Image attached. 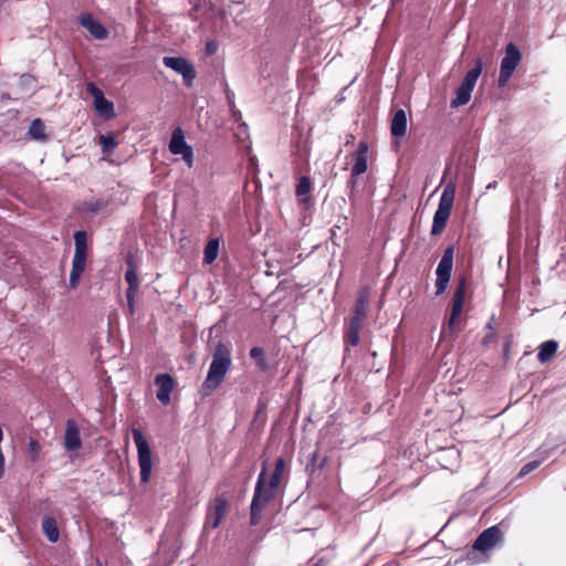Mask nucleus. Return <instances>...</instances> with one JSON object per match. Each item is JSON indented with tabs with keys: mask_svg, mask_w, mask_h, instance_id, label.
<instances>
[{
	"mask_svg": "<svg viewBox=\"0 0 566 566\" xmlns=\"http://www.w3.org/2000/svg\"><path fill=\"white\" fill-rule=\"evenodd\" d=\"M232 365L231 347L228 344L219 342L212 354V361L209 366L205 381L199 394L201 397L210 396L223 382Z\"/></svg>",
	"mask_w": 566,
	"mask_h": 566,
	"instance_id": "nucleus-1",
	"label": "nucleus"
},
{
	"mask_svg": "<svg viewBox=\"0 0 566 566\" xmlns=\"http://www.w3.org/2000/svg\"><path fill=\"white\" fill-rule=\"evenodd\" d=\"M74 254L72 259V269L69 279V287L77 289L81 276L85 271L87 260V237L83 230L74 233Z\"/></svg>",
	"mask_w": 566,
	"mask_h": 566,
	"instance_id": "nucleus-2",
	"label": "nucleus"
},
{
	"mask_svg": "<svg viewBox=\"0 0 566 566\" xmlns=\"http://www.w3.org/2000/svg\"><path fill=\"white\" fill-rule=\"evenodd\" d=\"M455 184L453 181H449L441 193L438 209L434 212L432 227H431V234L438 235L443 232V230L447 227V222L450 218L453 203H454V197H455Z\"/></svg>",
	"mask_w": 566,
	"mask_h": 566,
	"instance_id": "nucleus-3",
	"label": "nucleus"
},
{
	"mask_svg": "<svg viewBox=\"0 0 566 566\" xmlns=\"http://www.w3.org/2000/svg\"><path fill=\"white\" fill-rule=\"evenodd\" d=\"M472 292L469 287L468 277L460 275L450 301V313L447 319V326L450 332H454L458 321L463 313L464 301L467 297L471 298Z\"/></svg>",
	"mask_w": 566,
	"mask_h": 566,
	"instance_id": "nucleus-4",
	"label": "nucleus"
},
{
	"mask_svg": "<svg viewBox=\"0 0 566 566\" xmlns=\"http://www.w3.org/2000/svg\"><path fill=\"white\" fill-rule=\"evenodd\" d=\"M264 476L265 473L263 470L258 478L254 494L250 506L251 525H258L260 523L263 510L266 507L269 502L272 501L275 496L276 489H271L270 484L266 486Z\"/></svg>",
	"mask_w": 566,
	"mask_h": 566,
	"instance_id": "nucleus-5",
	"label": "nucleus"
},
{
	"mask_svg": "<svg viewBox=\"0 0 566 566\" xmlns=\"http://www.w3.org/2000/svg\"><path fill=\"white\" fill-rule=\"evenodd\" d=\"M134 442L137 448L138 464L140 468V482L146 484L149 482L153 470V453L148 441L138 428L132 429Z\"/></svg>",
	"mask_w": 566,
	"mask_h": 566,
	"instance_id": "nucleus-6",
	"label": "nucleus"
},
{
	"mask_svg": "<svg viewBox=\"0 0 566 566\" xmlns=\"http://www.w3.org/2000/svg\"><path fill=\"white\" fill-rule=\"evenodd\" d=\"M483 61L481 57L476 59L474 67L469 70L464 75L461 84L457 88V96L450 103L452 108L465 105L471 98L472 91L476 84L479 76L482 73Z\"/></svg>",
	"mask_w": 566,
	"mask_h": 566,
	"instance_id": "nucleus-7",
	"label": "nucleus"
},
{
	"mask_svg": "<svg viewBox=\"0 0 566 566\" xmlns=\"http://www.w3.org/2000/svg\"><path fill=\"white\" fill-rule=\"evenodd\" d=\"M522 61V53L514 43H509L505 46V55L501 61L500 73L497 77L499 87H504L512 77L514 71Z\"/></svg>",
	"mask_w": 566,
	"mask_h": 566,
	"instance_id": "nucleus-8",
	"label": "nucleus"
},
{
	"mask_svg": "<svg viewBox=\"0 0 566 566\" xmlns=\"http://www.w3.org/2000/svg\"><path fill=\"white\" fill-rule=\"evenodd\" d=\"M454 259V247L449 245L443 251L442 258L436 270V295L443 294L451 280Z\"/></svg>",
	"mask_w": 566,
	"mask_h": 566,
	"instance_id": "nucleus-9",
	"label": "nucleus"
},
{
	"mask_svg": "<svg viewBox=\"0 0 566 566\" xmlns=\"http://www.w3.org/2000/svg\"><path fill=\"white\" fill-rule=\"evenodd\" d=\"M163 63L166 67L171 69L176 73L182 76L184 84L187 87H191L193 85V81L197 76V72L191 62H189L186 57L182 56H165L163 59Z\"/></svg>",
	"mask_w": 566,
	"mask_h": 566,
	"instance_id": "nucleus-10",
	"label": "nucleus"
},
{
	"mask_svg": "<svg viewBox=\"0 0 566 566\" xmlns=\"http://www.w3.org/2000/svg\"><path fill=\"white\" fill-rule=\"evenodd\" d=\"M504 535L500 525H493L485 528L474 541L472 549L485 554L501 544Z\"/></svg>",
	"mask_w": 566,
	"mask_h": 566,
	"instance_id": "nucleus-11",
	"label": "nucleus"
},
{
	"mask_svg": "<svg viewBox=\"0 0 566 566\" xmlns=\"http://www.w3.org/2000/svg\"><path fill=\"white\" fill-rule=\"evenodd\" d=\"M229 503L223 495L216 496L209 504L205 527L216 530L221 524L222 520L227 515Z\"/></svg>",
	"mask_w": 566,
	"mask_h": 566,
	"instance_id": "nucleus-12",
	"label": "nucleus"
},
{
	"mask_svg": "<svg viewBox=\"0 0 566 566\" xmlns=\"http://www.w3.org/2000/svg\"><path fill=\"white\" fill-rule=\"evenodd\" d=\"M157 392L156 397L161 405L168 406L171 401L170 395L177 386L176 379L170 374H157L154 380Z\"/></svg>",
	"mask_w": 566,
	"mask_h": 566,
	"instance_id": "nucleus-13",
	"label": "nucleus"
},
{
	"mask_svg": "<svg viewBox=\"0 0 566 566\" xmlns=\"http://www.w3.org/2000/svg\"><path fill=\"white\" fill-rule=\"evenodd\" d=\"M408 129V119L405 109L395 108L391 111L390 134L396 147H399L400 139L403 138Z\"/></svg>",
	"mask_w": 566,
	"mask_h": 566,
	"instance_id": "nucleus-14",
	"label": "nucleus"
},
{
	"mask_svg": "<svg viewBox=\"0 0 566 566\" xmlns=\"http://www.w3.org/2000/svg\"><path fill=\"white\" fill-rule=\"evenodd\" d=\"M125 281L127 282L126 300L130 315L135 313V298L139 290L140 281L137 270H126Z\"/></svg>",
	"mask_w": 566,
	"mask_h": 566,
	"instance_id": "nucleus-15",
	"label": "nucleus"
},
{
	"mask_svg": "<svg viewBox=\"0 0 566 566\" xmlns=\"http://www.w3.org/2000/svg\"><path fill=\"white\" fill-rule=\"evenodd\" d=\"M80 24L96 40H104L108 35L106 28L99 21L95 20L91 13L81 14Z\"/></svg>",
	"mask_w": 566,
	"mask_h": 566,
	"instance_id": "nucleus-16",
	"label": "nucleus"
},
{
	"mask_svg": "<svg viewBox=\"0 0 566 566\" xmlns=\"http://www.w3.org/2000/svg\"><path fill=\"white\" fill-rule=\"evenodd\" d=\"M354 165L352 167V177H358L361 174L366 172L367 166V157H368V145L365 142H360L357 146L356 151L353 154Z\"/></svg>",
	"mask_w": 566,
	"mask_h": 566,
	"instance_id": "nucleus-17",
	"label": "nucleus"
},
{
	"mask_svg": "<svg viewBox=\"0 0 566 566\" xmlns=\"http://www.w3.org/2000/svg\"><path fill=\"white\" fill-rule=\"evenodd\" d=\"M64 447L69 451H76L82 447L80 429L74 420H67L66 422Z\"/></svg>",
	"mask_w": 566,
	"mask_h": 566,
	"instance_id": "nucleus-18",
	"label": "nucleus"
},
{
	"mask_svg": "<svg viewBox=\"0 0 566 566\" xmlns=\"http://www.w3.org/2000/svg\"><path fill=\"white\" fill-rule=\"evenodd\" d=\"M191 146H189L184 136V132L180 127H177L171 135V139L169 143V150L174 155H181L187 151Z\"/></svg>",
	"mask_w": 566,
	"mask_h": 566,
	"instance_id": "nucleus-19",
	"label": "nucleus"
},
{
	"mask_svg": "<svg viewBox=\"0 0 566 566\" xmlns=\"http://www.w3.org/2000/svg\"><path fill=\"white\" fill-rule=\"evenodd\" d=\"M558 343L556 340H546L538 346L537 359L545 364L549 361L556 354Z\"/></svg>",
	"mask_w": 566,
	"mask_h": 566,
	"instance_id": "nucleus-20",
	"label": "nucleus"
},
{
	"mask_svg": "<svg viewBox=\"0 0 566 566\" xmlns=\"http://www.w3.org/2000/svg\"><path fill=\"white\" fill-rule=\"evenodd\" d=\"M312 189L311 179L306 176H302L296 185L295 195L298 198L300 203L307 205L311 201L310 192Z\"/></svg>",
	"mask_w": 566,
	"mask_h": 566,
	"instance_id": "nucleus-21",
	"label": "nucleus"
},
{
	"mask_svg": "<svg viewBox=\"0 0 566 566\" xmlns=\"http://www.w3.org/2000/svg\"><path fill=\"white\" fill-rule=\"evenodd\" d=\"M42 532L46 536L48 541L51 543H56L60 538V532L57 528V524L54 517L45 516L42 520Z\"/></svg>",
	"mask_w": 566,
	"mask_h": 566,
	"instance_id": "nucleus-22",
	"label": "nucleus"
},
{
	"mask_svg": "<svg viewBox=\"0 0 566 566\" xmlns=\"http://www.w3.org/2000/svg\"><path fill=\"white\" fill-rule=\"evenodd\" d=\"M300 454L305 458V470L308 473L311 481H313L316 471V459L318 455V448L316 447L313 451H307L302 446Z\"/></svg>",
	"mask_w": 566,
	"mask_h": 566,
	"instance_id": "nucleus-23",
	"label": "nucleus"
},
{
	"mask_svg": "<svg viewBox=\"0 0 566 566\" xmlns=\"http://www.w3.org/2000/svg\"><path fill=\"white\" fill-rule=\"evenodd\" d=\"M285 469H286V461L284 458L280 457L275 461L274 471L271 474L270 480H269V484H270L271 489H277L280 486L282 479H283V474L285 472Z\"/></svg>",
	"mask_w": 566,
	"mask_h": 566,
	"instance_id": "nucleus-24",
	"label": "nucleus"
},
{
	"mask_svg": "<svg viewBox=\"0 0 566 566\" xmlns=\"http://www.w3.org/2000/svg\"><path fill=\"white\" fill-rule=\"evenodd\" d=\"M219 248H220V239L218 238H214V239H210L206 247H205V251H203V262L206 264H212L218 255H219Z\"/></svg>",
	"mask_w": 566,
	"mask_h": 566,
	"instance_id": "nucleus-25",
	"label": "nucleus"
},
{
	"mask_svg": "<svg viewBox=\"0 0 566 566\" xmlns=\"http://www.w3.org/2000/svg\"><path fill=\"white\" fill-rule=\"evenodd\" d=\"M95 109L106 118L114 116V105L105 98L104 94L94 101Z\"/></svg>",
	"mask_w": 566,
	"mask_h": 566,
	"instance_id": "nucleus-26",
	"label": "nucleus"
},
{
	"mask_svg": "<svg viewBox=\"0 0 566 566\" xmlns=\"http://www.w3.org/2000/svg\"><path fill=\"white\" fill-rule=\"evenodd\" d=\"M44 124L40 118H35L31 122L28 130V135L32 139L45 140L46 135L44 133Z\"/></svg>",
	"mask_w": 566,
	"mask_h": 566,
	"instance_id": "nucleus-27",
	"label": "nucleus"
},
{
	"mask_svg": "<svg viewBox=\"0 0 566 566\" xmlns=\"http://www.w3.org/2000/svg\"><path fill=\"white\" fill-rule=\"evenodd\" d=\"M367 311H368V297H367V295L360 294L355 302L353 315L361 317V318H366Z\"/></svg>",
	"mask_w": 566,
	"mask_h": 566,
	"instance_id": "nucleus-28",
	"label": "nucleus"
},
{
	"mask_svg": "<svg viewBox=\"0 0 566 566\" xmlns=\"http://www.w3.org/2000/svg\"><path fill=\"white\" fill-rule=\"evenodd\" d=\"M250 356L256 360V365L261 370L265 371L269 368L264 350L262 347H252L250 349Z\"/></svg>",
	"mask_w": 566,
	"mask_h": 566,
	"instance_id": "nucleus-29",
	"label": "nucleus"
},
{
	"mask_svg": "<svg viewBox=\"0 0 566 566\" xmlns=\"http://www.w3.org/2000/svg\"><path fill=\"white\" fill-rule=\"evenodd\" d=\"M99 145L104 154H111L117 147V142L113 135H101Z\"/></svg>",
	"mask_w": 566,
	"mask_h": 566,
	"instance_id": "nucleus-30",
	"label": "nucleus"
},
{
	"mask_svg": "<svg viewBox=\"0 0 566 566\" xmlns=\"http://www.w3.org/2000/svg\"><path fill=\"white\" fill-rule=\"evenodd\" d=\"M359 331L347 327V331L344 336L345 345L357 346L359 343Z\"/></svg>",
	"mask_w": 566,
	"mask_h": 566,
	"instance_id": "nucleus-31",
	"label": "nucleus"
},
{
	"mask_svg": "<svg viewBox=\"0 0 566 566\" xmlns=\"http://www.w3.org/2000/svg\"><path fill=\"white\" fill-rule=\"evenodd\" d=\"M105 207H106V202L104 200L98 199L95 201L85 202L83 206V209L86 212L96 213V212L101 211L102 209H104Z\"/></svg>",
	"mask_w": 566,
	"mask_h": 566,
	"instance_id": "nucleus-32",
	"label": "nucleus"
},
{
	"mask_svg": "<svg viewBox=\"0 0 566 566\" xmlns=\"http://www.w3.org/2000/svg\"><path fill=\"white\" fill-rule=\"evenodd\" d=\"M539 465V462L538 461H531L528 463H526L525 465L522 467L518 475L520 476H524L528 473H531L533 470L537 469Z\"/></svg>",
	"mask_w": 566,
	"mask_h": 566,
	"instance_id": "nucleus-33",
	"label": "nucleus"
},
{
	"mask_svg": "<svg viewBox=\"0 0 566 566\" xmlns=\"http://www.w3.org/2000/svg\"><path fill=\"white\" fill-rule=\"evenodd\" d=\"M86 91H87V93H90V94L93 96L94 101H95V99H97L98 97H101V96L104 94V93L102 92V90H101V88H98V87H97L94 83H92V82H91V83H88V84L86 85Z\"/></svg>",
	"mask_w": 566,
	"mask_h": 566,
	"instance_id": "nucleus-34",
	"label": "nucleus"
},
{
	"mask_svg": "<svg viewBox=\"0 0 566 566\" xmlns=\"http://www.w3.org/2000/svg\"><path fill=\"white\" fill-rule=\"evenodd\" d=\"M364 321H365V318H361V317L353 315L350 321H349L348 327L352 328V329H357V331L360 332L361 328H363V325H364Z\"/></svg>",
	"mask_w": 566,
	"mask_h": 566,
	"instance_id": "nucleus-35",
	"label": "nucleus"
},
{
	"mask_svg": "<svg viewBox=\"0 0 566 566\" xmlns=\"http://www.w3.org/2000/svg\"><path fill=\"white\" fill-rule=\"evenodd\" d=\"M181 156H182V159L185 160V163L187 164V166L189 168H191L193 166V161H195L192 147L189 148L184 154H181Z\"/></svg>",
	"mask_w": 566,
	"mask_h": 566,
	"instance_id": "nucleus-36",
	"label": "nucleus"
},
{
	"mask_svg": "<svg viewBox=\"0 0 566 566\" xmlns=\"http://www.w3.org/2000/svg\"><path fill=\"white\" fill-rule=\"evenodd\" d=\"M218 50V44L214 42V41H208L206 43V54L207 55H212L217 52Z\"/></svg>",
	"mask_w": 566,
	"mask_h": 566,
	"instance_id": "nucleus-37",
	"label": "nucleus"
},
{
	"mask_svg": "<svg viewBox=\"0 0 566 566\" xmlns=\"http://www.w3.org/2000/svg\"><path fill=\"white\" fill-rule=\"evenodd\" d=\"M127 270H137L135 258L132 253H128L125 259Z\"/></svg>",
	"mask_w": 566,
	"mask_h": 566,
	"instance_id": "nucleus-38",
	"label": "nucleus"
},
{
	"mask_svg": "<svg viewBox=\"0 0 566 566\" xmlns=\"http://www.w3.org/2000/svg\"><path fill=\"white\" fill-rule=\"evenodd\" d=\"M496 333L495 331L488 332L486 335L482 339V345L486 346L495 339Z\"/></svg>",
	"mask_w": 566,
	"mask_h": 566,
	"instance_id": "nucleus-39",
	"label": "nucleus"
},
{
	"mask_svg": "<svg viewBox=\"0 0 566 566\" xmlns=\"http://www.w3.org/2000/svg\"><path fill=\"white\" fill-rule=\"evenodd\" d=\"M300 82V85H302L303 87H306V76L305 75H302L301 78L298 80Z\"/></svg>",
	"mask_w": 566,
	"mask_h": 566,
	"instance_id": "nucleus-40",
	"label": "nucleus"
},
{
	"mask_svg": "<svg viewBox=\"0 0 566 566\" xmlns=\"http://www.w3.org/2000/svg\"><path fill=\"white\" fill-rule=\"evenodd\" d=\"M486 328L489 329V332L495 331L492 322L488 323Z\"/></svg>",
	"mask_w": 566,
	"mask_h": 566,
	"instance_id": "nucleus-41",
	"label": "nucleus"
},
{
	"mask_svg": "<svg viewBox=\"0 0 566 566\" xmlns=\"http://www.w3.org/2000/svg\"><path fill=\"white\" fill-rule=\"evenodd\" d=\"M509 352H510V344L507 343L504 346V355L507 356Z\"/></svg>",
	"mask_w": 566,
	"mask_h": 566,
	"instance_id": "nucleus-42",
	"label": "nucleus"
},
{
	"mask_svg": "<svg viewBox=\"0 0 566 566\" xmlns=\"http://www.w3.org/2000/svg\"><path fill=\"white\" fill-rule=\"evenodd\" d=\"M314 566H316V565H314Z\"/></svg>",
	"mask_w": 566,
	"mask_h": 566,
	"instance_id": "nucleus-43",
	"label": "nucleus"
}]
</instances>
